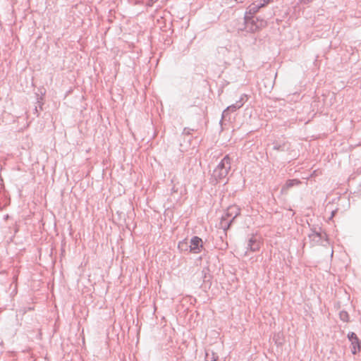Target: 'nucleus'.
<instances>
[{"label":"nucleus","mask_w":361,"mask_h":361,"mask_svg":"<svg viewBox=\"0 0 361 361\" xmlns=\"http://www.w3.org/2000/svg\"><path fill=\"white\" fill-rule=\"evenodd\" d=\"M231 168V159L225 156L213 171L212 176L216 181L226 179Z\"/></svg>","instance_id":"f257e3e1"},{"label":"nucleus","mask_w":361,"mask_h":361,"mask_svg":"<svg viewBox=\"0 0 361 361\" xmlns=\"http://www.w3.org/2000/svg\"><path fill=\"white\" fill-rule=\"evenodd\" d=\"M263 245L262 238L257 234H252L247 243V251L250 252H255L259 251Z\"/></svg>","instance_id":"f03ea898"},{"label":"nucleus","mask_w":361,"mask_h":361,"mask_svg":"<svg viewBox=\"0 0 361 361\" xmlns=\"http://www.w3.org/2000/svg\"><path fill=\"white\" fill-rule=\"evenodd\" d=\"M190 252L193 254L200 253L203 248L204 244L202 238L198 236H193L190 241Z\"/></svg>","instance_id":"7ed1b4c3"},{"label":"nucleus","mask_w":361,"mask_h":361,"mask_svg":"<svg viewBox=\"0 0 361 361\" xmlns=\"http://www.w3.org/2000/svg\"><path fill=\"white\" fill-rule=\"evenodd\" d=\"M348 337L349 340L351 342L352 345V353L353 354H356L357 353L360 352V343L359 341V339L357 338V336L355 333H350L348 335Z\"/></svg>","instance_id":"20e7f679"},{"label":"nucleus","mask_w":361,"mask_h":361,"mask_svg":"<svg viewBox=\"0 0 361 361\" xmlns=\"http://www.w3.org/2000/svg\"><path fill=\"white\" fill-rule=\"evenodd\" d=\"M265 22L262 20L257 19L256 21L254 19L247 22V27L252 32H256L260 27H264Z\"/></svg>","instance_id":"39448f33"},{"label":"nucleus","mask_w":361,"mask_h":361,"mask_svg":"<svg viewBox=\"0 0 361 361\" xmlns=\"http://www.w3.org/2000/svg\"><path fill=\"white\" fill-rule=\"evenodd\" d=\"M240 214V209L236 205H231L228 208L226 215L234 219Z\"/></svg>","instance_id":"423d86ee"},{"label":"nucleus","mask_w":361,"mask_h":361,"mask_svg":"<svg viewBox=\"0 0 361 361\" xmlns=\"http://www.w3.org/2000/svg\"><path fill=\"white\" fill-rule=\"evenodd\" d=\"M300 184V181L298 179L288 180L286 182V183L284 184V185L283 186L282 190L284 191H286V190H289L290 188H292L293 186H297Z\"/></svg>","instance_id":"0eeeda50"},{"label":"nucleus","mask_w":361,"mask_h":361,"mask_svg":"<svg viewBox=\"0 0 361 361\" xmlns=\"http://www.w3.org/2000/svg\"><path fill=\"white\" fill-rule=\"evenodd\" d=\"M187 245V243L185 242H180L178 243V248L180 249V250H183V247L184 246H186Z\"/></svg>","instance_id":"6e6552de"},{"label":"nucleus","mask_w":361,"mask_h":361,"mask_svg":"<svg viewBox=\"0 0 361 361\" xmlns=\"http://www.w3.org/2000/svg\"><path fill=\"white\" fill-rule=\"evenodd\" d=\"M259 6H258L255 11H257V10H259Z\"/></svg>","instance_id":"1a4fd4ad"},{"label":"nucleus","mask_w":361,"mask_h":361,"mask_svg":"<svg viewBox=\"0 0 361 361\" xmlns=\"http://www.w3.org/2000/svg\"><path fill=\"white\" fill-rule=\"evenodd\" d=\"M236 2H238V0H235Z\"/></svg>","instance_id":"9d476101"}]
</instances>
